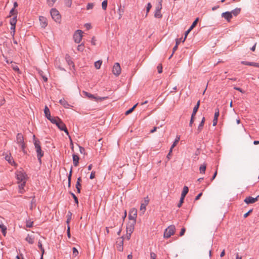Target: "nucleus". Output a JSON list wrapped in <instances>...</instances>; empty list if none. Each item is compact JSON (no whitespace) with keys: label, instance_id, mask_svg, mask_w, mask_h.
I'll list each match as a JSON object with an SVG mask.
<instances>
[{"label":"nucleus","instance_id":"f257e3e1","mask_svg":"<svg viewBox=\"0 0 259 259\" xmlns=\"http://www.w3.org/2000/svg\"><path fill=\"white\" fill-rule=\"evenodd\" d=\"M17 182L19 184V188L20 193H23L24 192V188L27 180V175L23 169L21 168L15 172Z\"/></svg>","mask_w":259,"mask_h":259},{"label":"nucleus","instance_id":"f03ea898","mask_svg":"<svg viewBox=\"0 0 259 259\" xmlns=\"http://www.w3.org/2000/svg\"><path fill=\"white\" fill-rule=\"evenodd\" d=\"M33 138L34 144L36 151L37 153V156L38 157V159L40 162H41V157L43 156L44 153L41 149L40 142L38 140H36L35 139V135H33Z\"/></svg>","mask_w":259,"mask_h":259},{"label":"nucleus","instance_id":"7ed1b4c3","mask_svg":"<svg viewBox=\"0 0 259 259\" xmlns=\"http://www.w3.org/2000/svg\"><path fill=\"white\" fill-rule=\"evenodd\" d=\"M16 142L21 147L23 152H25V144L24 143V138L22 134L18 133L16 136Z\"/></svg>","mask_w":259,"mask_h":259},{"label":"nucleus","instance_id":"20e7f679","mask_svg":"<svg viewBox=\"0 0 259 259\" xmlns=\"http://www.w3.org/2000/svg\"><path fill=\"white\" fill-rule=\"evenodd\" d=\"M176 231V228L174 225H170L165 229L164 233V237L168 238L174 234Z\"/></svg>","mask_w":259,"mask_h":259},{"label":"nucleus","instance_id":"39448f33","mask_svg":"<svg viewBox=\"0 0 259 259\" xmlns=\"http://www.w3.org/2000/svg\"><path fill=\"white\" fill-rule=\"evenodd\" d=\"M50 14L52 16V18L56 21L58 22L60 21L61 18V16L59 14V11L53 8L50 11Z\"/></svg>","mask_w":259,"mask_h":259},{"label":"nucleus","instance_id":"423d86ee","mask_svg":"<svg viewBox=\"0 0 259 259\" xmlns=\"http://www.w3.org/2000/svg\"><path fill=\"white\" fill-rule=\"evenodd\" d=\"M137 216V210L135 208L130 209L128 214V219L134 223H136V218Z\"/></svg>","mask_w":259,"mask_h":259},{"label":"nucleus","instance_id":"0eeeda50","mask_svg":"<svg viewBox=\"0 0 259 259\" xmlns=\"http://www.w3.org/2000/svg\"><path fill=\"white\" fill-rule=\"evenodd\" d=\"M83 32L81 30H77L73 35V39L76 43H79L82 38Z\"/></svg>","mask_w":259,"mask_h":259},{"label":"nucleus","instance_id":"6e6552de","mask_svg":"<svg viewBox=\"0 0 259 259\" xmlns=\"http://www.w3.org/2000/svg\"><path fill=\"white\" fill-rule=\"evenodd\" d=\"M17 16H14L12 18L10 19V23L11 24V30L12 31L11 32L12 34V35L14 36L15 32V27L16 24L17 23Z\"/></svg>","mask_w":259,"mask_h":259},{"label":"nucleus","instance_id":"1a4fd4ad","mask_svg":"<svg viewBox=\"0 0 259 259\" xmlns=\"http://www.w3.org/2000/svg\"><path fill=\"white\" fill-rule=\"evenodd\" d=\"M56 125L60 131H64V132L67 135H69V133L66 128L65 124L63 122V121L61 119H60L59 121L57 123H56Z\"/></svg>","mask_w":259,"mask_h":259},{"label":"nucleus","instance_id":"9d476101","mask_svg":"<svg viewBox=\"0 0 259 259\" xmlns=\"http://www.w3.org/2000/svg\"><path fill=\"white\" fill-rule=\"evenodd\" d=\"M113 73L116 75L118 76L121 73V67L118 63H115L112 69Z\"/></svg>","mask_w":259,"mask_h":259},{"label":"nucleus","instance_id":"9b49d317","mask_svg":"<svg viewBox=\"0 0 259 259\" xmlns=\"http://www.w3.org/2000/svg\"><path fill=\"white\" fill-rule=\"evenodd\" d=\"M84 94L88 97L89 99H94L95 101H103L107 98V97H95L94 95H92L88 92H83Z\"/></svg>","mask_w":259,"mask_h":259},{"label":"nucleus","instance_id":"f8f14e48","mask_svg":"<svg viewBox=\"0 0 259 259\" xmlns=\"http://www.w3.org/2000/svg\"><path fill=\"white\" fill-rule=\"evenodd\" d=\"M258 197H259V195L255 198L252 197L251 196L247 197L244 199V201L246 204L253 203L257 201Z\"/></svg>","mask_w":259,"mask_h":259},{"label":"nucleus","instance_id":"ddd939ff","mask_svg":"<svg viewBox=\"0 0 259 259\" xmlns=\"http://www.w3.org/2000/svg\"><path fill=\"white\" fill-rule=\"evenodd\" d=\"M5 159L11 165L16 166V164L11 156V154H6L5 157Z\"/></svg>","mask_w":259,"mask_h":259},{"label":"nucleus","instance_id":"4468645a","mask_svg":"<svg viewBox=\"0 0 259 259\" xmlns=\"http://www.w3.org/2000/svg\"><path fill=\"white\" fill-rule=\"evenodd\" d=\"M135 224V223H134V222H131L128 224V226L126 227V233L132 234L133 232Z\"/></svg>","mask_w":259,"mask_h":259},{"label":"nucleus","instance_id":"2eb2a0df","mask_svg":"<svg viewBox=\"0 0 259 259\" xmlns=\"http://www.w3.org/2000/svg\"><path fill=\"white\" fill-rule=\"evenodd\" d=\"M220 112L219 109L218 108H217L215 111L214 115V118L213 120V126H215L218 123V119L219 116Z\"/></svg>","mask_w":259,"mask_h":259},{"label":"nucleus","instance_id":"dca6fc26","mask_svg":"<svg viewBox=\"0 0 259 259\" xmlns=\"http://www.w3.org/2000/svg\"><path fill=\"white\" fill-rule=\"evenodd\" d=\"M222 17L227 20V21H230L232 18V15L230 12H226L222 14Z\"/></svg>","mask_w":259,"mask_h":259},{"label":"nucleus","instance_id":"f3484780","mask_svg":"<svg viewBox=\"0 0 259 259\" xmlns=\"http://www.w3.org/2000/svg\"><path fill=\"white\" fill-rule=\"evenodd\" d=\"M39 21L40 22L41 26L45 28L47 25V19L45 17L42 16L39 17Z\"/></svg>","mask_w":259,"mask_h":259},{"label":"nucleus","instance_id":"a211bd4d","mask_svg":"<svg viewBox=\"0 0 259 259\" xmlns=\"http://www.w3.org/2000/svg\"><path fill=\"white\" fill-rule=\"evenodd\" d=\"M0 229H1L3 234L5 236L7 233V227L5 226L2 221L0 219Z\"/></svg>","mask_w":259,"mask_h":259},{"label":"nucleus","instance_id":"6ab92c4d","mask_svg":"<svg viewBox=\"0 0 259 259\" xmlns=\"http://www.w3.org/2000/svg\"><path fill=\"white\" fill-rule=\"evenodd\" d=\"M44 113L45 114V116L47 118L48 120L52 117L50 110L47 106H46L45 107Z\"/></svg>","mask_w":259,"mask_h":259},{"label":"nucleus","instance_id":"aec40b11","mask_svg":"<svg viewBox=\"0 0 259 259\" xmlns=\"http://www.w3.org/2000/svg\"><path fill=\"white\" fill-rule=\"evenodd\" d=\"M120 242L117 245V249L119 251H122L123 250V240L122 238H119Z\"/></svg>","mask_w":259,"mask_h":259},{"label":"nucleus","instance_id":"412c9836","mask_svg":"<svg viewBox=\"0 0 259 259\" xmlns=\"http://www.w3.org/2000/svg\"><path fill=\"white\" fill-rule=\"evenodd\" d=\"M60 103L65 108H69L71 106L64 99H61L59 101Z\"/></svg>","mask_w":259,"mask_h":259},{"label":"nucleus","instance_id":"4be33fe9","mask_svg":"<svg viewBox=\"0 0 259 259\" xmlns=\"http://www.w3.org/2000/svg\"><path fill=\"white\" fill-rule=\"evenodd\" d=\"M188 191H189L188 187L186 186H184L183 189V191H182V192L181 194V197H182V198H185V197L186 195H187V194L188 193Z\"/></svg>","mask_w":259,"mask_h":259},{"label":"nucleus","instance_id":"5701e85b","mask_svg":"<svg viewBox=\"0 0 259 259\" xmlns=\"http://www.w3.org/2000/svg\"><path fill=\"white\" fill-rule=\"evenodd\" d=\"M199 105H200V101H198L197 102V104L196 105V106L193 108V112H192V117H194V116L195 115L196 112L198 111V109L199 108Z\"/></svg>","mask_w":259,"mask_h":259},{"label":"nucleus","instance_id":"b1692460","mask_svg":"<svg viewBox=\"0 0 259 259\" xmlns=\"http://www.w3.org/2000/svg\"><path fill=\"white\" fill-rule=\"evenodd\" d=\"M204 122H205V118L203 117L201 121L200 122V123H199V124L197 127V131H198V133L202 131L203 127L204 126Z\"/></svg>","mask_w":259,"mask_h":259},{"label":"nucleus","instance_id":"393cba45","mask_svg":"<svg viewBox=\"0 0 259 259\" xmlns=\"http://www.w3.org/2000/svg\"><path fill=\"white\" fill-rule=\"evenodd\" d=\"M79 159V157L77 155H73V162L75 166H76L78 165Z\"/></svg>","mask_w":259,"mask_h":259},{"label":"nucleus","instance_id":"a878e982","mask_svg":"<svg viewBox=\"0 0 259 259\" xmlns=\"http://www.w3.org/2000/svg\"><path fill=\"white\" fill-rule=\"evenodd\" d=\"M146 205L143 204L142 203L141 204L140 209V215H143L146 210Z\"/></svg>","mask_w":259,"mask_h":259},{"label":"nucleus","instance_id":"bb28decb","mask_svg":"<svg viewBox=\"0 0 259 259\" xmlns=\"http://www.w3.org/2000/svg\"><path fill=\"white\" fill-rule=\"evenodd\" d=\"M26 240L30 244H33L34 242V237L31 235H28L26 238Z\"/></svg>","mask_w":259,"mask_h":259},{"label":"nucleus","instance_id":"cd10ccee","mask_svg":"<svg viewBox=\"0 0 259 259\" xmlns=\"http://www.w3.org/2000/svg\"><path fill=\"white\" fill-rule=\"evenodd\" d=\"M60 119L58 117H52L51 118H50L49 120L53 124H56V123H57L59 120Z\"/></svg>","mask_w":259,"mask_h":259},{"label":"nucleus","instance_id":"c85d7f7f","mask_svg":"<svg viewBox=\"0 0 259 259\" xmlns=\"http://www.w3.org/2000/svg\"><path fill=\"white\" fill-rule=\"evenodd\" d=\"M241 11L240 8H236L234 10H232L230 12L232 13V15H233L234 16H237L238 14L240 13Z\"/></svg>","mask_w":259,"mask_h":259},{"label":"nucleus","instance_id":"c756f323","mask_svg":"<svg viewBox=\"0 0 259 259\" xmlns=\"http://www.w3.org/2000/svg\"><path fill=\"white\" fill-rule=\"evenodd\" d=\"M206 164L204 163V164L201 165L200 167H199L200 172L201 173V174H204L205 171V170H206Z\"/></svg>","mask_w":259,"mask_h":259},{"label":"nucleus","instance_id":"7c9ffc66","mask_svg":"<svg viewBox=\"0 0 259 259\" xmlns=\"http://www.w3.org/2000/svg\"><path fill=\"white\" fill-rule=\"evenodd\" d=\"M180 136H177L176 137V138L174 142L173 143V144L171 145L170 148L173 149L177 145V144L178 143V142L180 141Z\"/></svg>","mask_w":259,"mask_h":259},{"label":"nucleus","instance_id":"2f4dec72","mask_svg":"<svg viewBox=\"0 0 259 259\" xmlns=\"http://www.w3.org/2000/svg\"><path fill=\"white\" fill-rule=\"evenodd\" d=\"M65 59L69 65H71L73 64V62L72 61V60L71 59V57L68 55H66Z\"/></svg>","mask_w":259,"mask_h":259},{"label":"nucleus","instance_id":"473e14b6","mask_svg":"<svg viewBox=\"0 0 259 259\" xmlns=\"http://www.w3.org/2000/svg\"><path fill=\"white\" fill-rule=\"evenodd\" d=\"M102 63V61L101 60H98V61L95 62V64H94L95 67L97 69H100Z\"/></svg>","mask_w":259,"mask_h":259},{"label":"nucleus","instance_id":"72a5a7b5","mask_svg":"<svg viewBox=\"0 0 259 259\" xmlns=\"http://www.w3.org/2000/svg\"><path fill=\"white\" fill-rule=\"evenodd\" d=\"M154 17L157 18H160L162 17V14L160 11H155Z\"/></svg>","mask_w":259,"mask_h":259},{"label":"nucleus","instance_id":"f704fd0d","mask_svg":"<svg viewBox=\"0 0 259 259\" xmlns=\"http://www.w3.org/2000/svg\"><path fill=\"white\" fill-rule=\"evenodd\" d=\"M15 9L14 8H13L11 10L10 12V15H9V17H11V16H17V10H15Z\"/></svg>","mask_w":259,"mask_h":259},{"label":"nucleus","instance_id":"c9c22d12","mask_svg":"<svg viewBox=\"0 0 259 259\" xmlns=\"http://www.w3.org/2000/svg\"><path fill=\"white\" fill-rule=\"evenodd\" d=\"M38 246L40 249V250H41L42 254H43L44 253L45 250H44V248L42 247L41 242L40 240L38 241ZM40 259H42V255H41V257Z\"/></svg>","mask_w":259,"mask_h":259},{"label":"nucleus","instance_id":"e433bc0d","mask_svg":"<svg viewBox=\"0 0 259 259\" xmlns=\"http://www.w3.org/2000/svg\"><path fill=\"white\" fill-rule=\"evenodd\" d=\"M117 12H118V13L119 14V18H118L120 19L122 17V14H123V13L124 12V10H123V9H121V6H120V7L118 8Z\"/></svg>","mask_w":259,"mask_h":259},{"label":"nucleus","instance_id":"4c0bfd02","mask_svg":"<svg viewBox=\"0 0 259 259\" xmlns=\"http://www.w3.org/2000/svg\"><path fill=\"white\" fill-rule=\"evenodd\" d=\"M57 0H47V3L50 7H52Z\"/></svg>","mask_w":259,"mask_h":259},{"label":"nucleus","instance_id":"58836bf2","mask_svg":"<svg viewBox=\"0 0 259 259\" xmlns=\"http://www.w3.org/2000/svg\"><path fill=\"white\" fill-rule=\"evenodd\" d=\"M72 0H64L65 6L68 8L71 7L72 5Z\"/></svg>","mask_w":259,"mask_h":259},{"label":"nucleus","instance_id":"ea45409f","mask_svg":"<svg viewBox=\"0 0 259 259\" xmlns=\"http://www.w3.org/2000/svg\"><path fill=\"white\" fill-rule=\"evenodd\" d=\"M107 7V0H104L102 3V8L104 10H106Z\"/></svg>","mask_w":259,"mask_h":259},{"label":"nucleus","instance_id":"a19ab883","mask_svg":"<svg viewBox=\"0 0 259 259\" xmlns=\"http://www.w3.org/2000/svg\"><path fill=\"white\" fill-rule=\"evenodd\" d=\"M151 7H152V5H151V4L150 3H148V4H147V7H146V16H147L148 13H149V12L150 10L151 9Z\"/></svg>","mask_w":259,"mask_h":259},{"label":"nucleus","instance_id":"79ce46f5","mask_svg":"<svg viewBox=\"0 0 259 259\" xmlns=\"http://www.w3.org/2000/svg\"><path fill=\"white\" fill-rule=\"evenodd\" d=\"M33 222L30 220L26 221V227L28 228L32 227L33 226Z\"/></svg>","mask_w":259,"mask_h":259},{"label":"nucleus","instance_id":"37998d69","mask_svg":"<svg viewBox=\"0 0 259 259\" xmlns=\"http://www.w3.org/2000/svg\"><path fill=\"white\" fill-rule=\"evenodd\" d=\"M80 186H81L80 183H79L78 182H77L76 184V188L77 189V191L78 193H79L80 192Z\"/></svg>","mask_w":259,"mask_h":259},{"label":"nucleus","instance_id":"c03bdc74","mask_svg":"<svg viewBox=\"0 0 259 259\" xmlns=\"http://www.w3.org/2000/svg\"><path fill=\"white\" fill-rule=\"evenodd\" d=\"M71 173H72V169H71L70 172H69V175L68 177V186L70 187V184H71Z\"/></svg>","mask_w":259,"mask_h":259},{"label":"nucleus","instance_id":"a18cd8bd","mask_svg":"<svg viewBox=\"0 0 259 259\" xmlns=\"http://www.w3.org/2000/svg\"><path fill=\"white\" fill-rule=\"evenodd\" d=\"M73 255L75 256H77L78 254V251L77 249L75 247H73Z\"/></svg>","mask_w":259,"mask_h":259},{"label":"nucleus","instance_id":"49530a36","mask_svg":"<svg viewBox=\"0 0 259 259\" xmlns=\"http://www.w3.org/2000/svg\"><path fill=\"white\" fill-rule=\"evenodd\" d=\"M39 73L41 76L44 81L46 82L48 80L47 77L46 76L43 75V72L42 71H39Z\"/></svg>","mask_w":259,"mask_h":259},{"label":"nucleus","instance_id":"de8ad7c7","mask_svg":"<svg viewBox=\"0 0 259 259\" xmlns=\"http://www.w3.org/2000/svg\"><path fill=\"white\" fill-rule=\"evenodd\" d=\"M39 73L41 76L44 81L46 82L48 80L47 77L46 76L43 75V72L42 71H39Z\"/></svg>","mask_w":259,"mask_h":259},{"label":"nucleus","instance_id":"09e8293b","mask_svg":"<svg viewBox=\"0 0 259 259\" xmlns=\"http://www.w3.org/2000/svg\"><path fill=\"white\" fill-rule=\"evenodd\" d=\"M39 73L41 76L44 81L46 82L48 80L47 77L46 76L43 75V72L42 71H39Z\"/></svg>","mask_w":259,"mask_h":259},{"label":"nucleus","instance_id":"8fccbe9b","mask_svg":"<svg viewBox=\"0 0 259 259\" xmlns=\"http://www.w3.org/2000/svg\"><path fill=\"white\" fill-rule=\"evenodd\" d=\"M198 20H199V18H197L195 19V20L193 22L191 26V28H194V27L196 25Z\"/></svg>","mask_w":259,"mask_h":259},{"label":"nucleus","instance_id":"3c124183","mask_svg":"<svg viewBox=\"0 0 259 259\" xmlns=\"http://www.w3.org/2000/svg\"><path fill=\"white\" fill-rule=\"evenodd\" d=\"M179 41L178 40H176V45L172 49V53H174L178 49V46L179 45Z\"/></svg>","mask_w":259,"mask_h":259},{"label":"nucleus","instance_id":"603ef678","mask_svg":"<svg viewBox=\"0 0 259 259\" xmlns=\"http://www.w3.org/2000/svg\"><path fill=\"white\" fill-rule=\"evenodd\" d=\"M143 204L146 205V206L149 203V199L148 197H145L144 199V201L142 202Z\"/></svg>","mask_w":259,"mask_h":259},{"label":"nucleus","instance_id":"864d4df0","mask_svg":"<svg viewBox=\"0 0 259 259\" xmlns=\"http://www.w3.org/2000/svg\"><path fill=\"white\" fill-rule=\"evenodd\" d=\"M94 7V4L93 3H89L87 6V10L92 9Z\"/></svg>","mask_w":259,"mask_h":259},{"label":"nucleus","instance_id":"5fc2aeb1","mask_svg":"<svg viewBox=\"0 0 259 259\" xmlns=\"http://www.w3.org/2000/svg\"><path fill=\"white\" fill-rule=\"evenodd\" d=\"M252 62H247V61H241V63L242 64L245 65H248V66H252Z\"/></svg>","mask_w":259,"mask_h":259},{"label":"nucleus","instance_id":"6e6d98bb","mask_svg":"<svg viewBox=\"0 0 259 259\" xmlns=\"http://www.w3.org/2000/svg\"><path fill=\"white\" fill-rule=\"evenodd\" d=\"M77 50L79 51H83V50H84V46H83V45L80 44V45H78V47H77Z\"/></svg>","mask_w":259,"mask_h":259},{"label":"nucleus","instance_id":"4d7b16f0","mask_svg":"<svg viewBox=\"0 0 259 259\" xmlns=\"http://www.w3.org/2000/svg\"><path fill=\"white\" fill-rule=\"evenodd\" d=\"M71 195H72V197L73 198L75 203L78 204V199H77V197L75 196V195L74 193H71Z\"/></svg>","mask_w":259,"mask_h":259},{"label":"nucleus","instance_id":"13d9d810","mask_svg":"<svg viewBox=\"0 0 259 259\" xmlns=\"http://www.w3.org/2000/svg\"><path fill=\"white\" fill-rule=\"evenodd\" d=\"M161 9H162V4L160 2V3H159V5L156 7L155 10L161 11Z\"/></svg>","mask_w":259,"mask_h":259},{"label":"nucleus","instance_id":"bf43d9fd","mask_svg":"<svg viewBox=\"0 0 259 259\" xmlns=\"http://www.w3.org/2000/svg\"><path fill=\"white\" fill-rule=\"evenodd\" d=\"M184 198H182V197H181L180 202H179V204H178V206L179 207H180L182 206V204L184 202Z\"/></svg>","mask_w":259,"mask_h":259},{"label":"nucleus","instance_id":"052dcab7","mask_svg":"<svg viewBox=\"0 0 259 259\" xmlns=\"http://www.w3.org/2000/svg\"><path fill=\"white\" fill-rule=\"evenodd\" d=\"M70 227L69 225H68V227H67V236L69 238H70L71 237V234H70Z\"/></svg>","mask_w":259,"mask_h":259},{"label":"nucleus","instance_id":"680f3d73","mask_svg":"<svg viewBox=\"0 0 259 259\" xmlns=\"http://www.w3.org/2000/svg\"><path fill=\"white\" fill-rule=\"evenodd\" d=\"M150 258L151 259H156V255L154 252H151L150 253Z\"/></svg>","mask_w":259,"mask_h":259},{"label":"nucleus","instance_id":"e2e57ef3","mask_svg":"<svg viewBox=\"0 0 259 259\" xmlns=\"http://www.w3.org/2000/svg\"><path fill=\"white\" fill-rule=\"evenodd\" d=\"M158 72L159 73H161L162 71V67L161 65H159L157 66Z\"/></svg>","mask_w":259,"mask_h":259},{"label":"nucleus","instance_id":"0e129e2a","mask_svg":"<svg viewBox=\"0 0 259 259\" xmlns=\"http://www.w3.org/2000/svg\"><path fill=\"white\" fill-rule=\"evenodd\" d=\"M186 231V229L185 228H183L182 229H181V231L180 232V236H182L184 235L185 234V232Z\"/></svg>","mask_w":259,"mask_h":259},{"label":"nucleus","instance_id":"69168bd1","mask_svg":"<svg viewBox=\"0 0 259 259\" xmlns=\"http://www.w3.org/2000/svg\"><path fill=\"white\" fill-rule=\"evenodd\" d=\"M234 89L236 90H237L238 91H239L240 92L242 93H244L245 92L244 91H243L241 88H238V87H234Z\"/></svg>","mask_w":259,"mask_h":259},{"label":"nucleus","instance_id":"338daca9","mask_svg":"<svg viewBox=\"0 0 259 259\" xmlns=\"http://www.w3.org/2000/svg\"><path fill=\"white\" fill-rule=\"evenodd\" d=\"M95 177V172L93 171H92L91 175H90V178L91 179H93Z\"/></svg>","mask_w":259,"mask_h":259},{"label":"nucleus","instance_id":"774afa93","mask_svg":"<svg viewBox=\"0 0 259 259\" xmlns=\"http://www.w3.org/2000/svg\"><path fill=\"white\" fill-rule=\"evenodd\" d=\"M134 109L133 108H131V109H130L129 110H128L127 111H126L125 113V115H128L130 113H131L133 111Z\"/></svg>","mask_w":259,"mask_h":259}]
</instances>
